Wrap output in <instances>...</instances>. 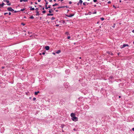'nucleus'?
Listing matches in <instances>:
<instances>
[{
    "instance_id": "1",
    "label": "nucleus",
    "mask_w": 134,
    "mask_h": 134,
    "mask_svg": "<svg viewBox=\"0 0 134 134\" xmlns=\"http://www.w3.org/2000/svg\"><path fill=\"white\" fill-rule=\"evenodd\" d=\"M71 119L73 121H77L78 120V118L75 116L72 118Z\"/></svg>"
},
{
    "instance_id": "2",
    "label": "nucleus",
    "mask_w": 134,
    "mask_h": 134,
    "mask_svg": "<svg viewBox=\"0 0 134 134\" xmlns=\"http://www.w3.org/2000/svg\"><path fill=\"white\" fill-rule=\"evenodd\" d=\"M7 10L9 11H11L12 12H13L14 11V10L12 9L11 7H8L7 8Z\"/></svg>"
},
{
    "instance_id": "3",
    "label": "nucleus",
    "mask_w": 134,
    "mask_h": 134,
    "mask_svg": "<svg viewBox=\"0 0 134 134\" xmlns=\"http://www.w3.org/2000/svg\"><path fill=\"white\" fill-rule=\"evenodd\" d=\"M129 45L127 44H124L123 45V46L121 47V48H123L126 46H128Z\"/></svg>"
},
{
    "instance_id": "4",
    "label": "nucleus",
    "mask_w": 134,
    "mask_h": 134,
    "mask_svg": "<svg viewBox=\"0 0 134 134\" xmlns=\"http://www.w3.org/2000/svg\"><path fill=\"white\" fill-rule=\"evenodd\" d=\"M55 8H54L53 10V9H51V10H50L49 11V12L50 13H51L52 12H53L54 10H55Z\"/></svg>"
},
{
    "instance_id": "5",
    "label": "nucleus",
    "mask_w": 134,
    "mask_h": 134,
    "mask_svg": "<svg viewBox=\"0 0 134 134\" xmlns=\"http://www.w3.org/2000/svg\"><path fill=\"white\" fill-rule=\"evenodd\" d=\"M5 1L7 2V4L8 5H10V3H9V1Z\"/></svg>"
},
{
    "instance_id": "6",
    "label": "nucleus",
    "mask_w": 134,
    "mask_h": 134,
    "mask_svg": "<svg viewBox=\"0 0 134 134\" xmlns=\"http://www.w3.org/2000/svg\"><path fill=\"white\" fill-rule=\"evenodd\" d=\"M82 1H79V3H77V5H79V4L81 5L82 4Z\"/></svg>"
},
{
    "instance_id": "7",
    "label": "nucleus",
    "mask_w": 134,
    "mask_h": 134,
    "mask_svg": "<svg viewBox=\"0 0 134 134\" xmlns=\"http://www.w3.org/2000/svg\"><path fill=\"white\" fill-rule=\"evenodd\" d=\"M70 115H71V116L72 118L75 116V114L73 113H71Z\"/></svg>"
},
{
    "instance_id": "8",
    "label": "nucleus",
    "mask_w": 134,
    "mask_h": 134,
    "mask_svg": "<svg viewBox=\"0 0 134 134\" xmlns=\"http://www.w3.org/2000/svg\"><path fill=\"white\" fill-rule=\"evenodd\" d=\"M45 49L47 50H48L49 49V46H47L45 47Z\"/></svg>"
},
{
    "instance_id": "9",
    "label": "nucleus",
    "mask_w": 134,
    "mask_h": 134,
    "mask_svg": "<svg viewBox=\"0 0 134 134\" xmlns=\"http://www.w3.org/2000/svg\"><path fill=\"white\" fill-rule=\"evenodd\" d=\"M29 8H30V10H35V8H32V7H29Z\"/></svg>"
},
{
    "instance_id": "10",
    "label": "nucleus",
    "mask_w": 134,
    "mask_h": 134,
    "mask_svg": "<svg viewBox=\"0 0 134 134\" xmlns=\"http://www.w3.org/2000/svg\"><path fill=\"white\" fill-rule=\"evenodd\" d=\"M4 5V3H3L2 4H0V8L1 7H3V5Z\"/></svg>"
},
{
    "instance_id": "11",
    "label": "nucleus",
    "mask_w": 134,
    "mask_h": 134,
    "mask_svg": "<svg viewBox=\"0 0 134 134\" xmlns=\"http://www.w3.org/2000/svg\"><path fill=\"white\" fill-rule=\"evenodd\" d=\"M40 93V92L38 91L37 92H35V95H37L38 93Z\"/></svg>"
},
{
    "instance_id": "12",
    "label": "nucleus",
    "mask_w": 134,
    "mask_h": 134,
    "mask_svg": "<svg viewBox=\"0 0 134 134\" xmlns=\"http://www.w3.org/2000/svg\"><path fill=\"white\" fill-rule=\"evenodd\" d=\"M36 16H37V15H40V14L39 13V12H38V11H36Z\"/></svg>"
},
{
    "instance_id": "13",
    "label": "nucleus",
    "mask_w": 134,
    "mask_h": 134,
    "mask_svg": "<svg viewBox=\"0 0 134 134\" xmlns=\"http://www.w3.org/2000/svg\"><path fill=\"white\" fill-rule=\"evenodd\" d=\"M61 52V51L60 50H58L57 52H56V53L57 54H59Z\"/></svg>"
},
{
    "instance_id": "14",
    "label": "nucleus",
    "mask_w": 134,
    "mask_h": 134,
    "mask_svg": "<svg viewBox=\"0 0 134 134\" xmlns=\"http://www.w3.org/2000/svg\"><path fill=\"white\" fill-rule=\"evenodd\" d=\"M53 14H47V16H53Z\"/></svg>"
},
{
    "instance_id": "15",
    "label": "nucleus",
    "mask_w": 134,
    "mask_h": 134,
    "mask_svg": "<svg viewBox=\"0 0 134 134\" xmlns=\"http://www.w3.org/2000/svg\"><path fill=\"white\" fill-rule=\"evenodd\" d=\"M107 53H108L109 54H111V55H113V53H111V52H107Z\"/></svg>"
},
{
    "instance_id": "16",
    "label": "nucleus",
    "mask_w": 134,
    "mask_h": 134,
    "mask_svg": "<svg viewBox=\"0 0 134 134\" xmlns=\"http://www.w3.org/2000/svg\"><path fill=\"white\" fill-rule=\"evenodd\" d=\"M74 14H70L68 16L69 17H71L73 16H74Z\"/></svg>"
},
{
    "instance_id": "17",
    "label": "nucleus",
    "mask_w": 134,
    "mask_h": 134,
    "mask_svg": "<svg viewBox=\"0 0 134 134\" xmlns=\"http://www.w3.org/2000/svg\"><path fill=\"white\" fill-rule=\"evenodd\" d=\"M58 5V4L56 3L55 4L53 5V7H54V6H55L56 5Z\"/></svg>"
},
{
    "instance_id": "18",
    "label": "nucleus",
    "mask_w": 134,
    "mask_h": 134,
    "mask_svg": "<svg viewBox=\"0 0 134 134\" xmlns=\"http://www.w3.org/2000/svg\"><path fill=\"white\" fill-rule=\"evenodd\" d=\"M30 18L32 19H33L34 18V17L33 16H31L30 17Z\"/></svg>"
},
{
    "instance_id": "19",
    "label": "nucleus",
    "mask_w": 134,
    "mask_h": 134,
    "mask_svg": "<svg viewBox=\"0 0 134 134\" xmlns=\"http://www.w3.org/2000/svg\"><path fill=\"white\" fill-rule=\"evenodd\" d=\"M64 8V7H63V6L60 7H58L57 8L59 9V8Z\"/></svg>"
},
{
    "instance_id": "20",
    "label": "nucleus",
    "mask_w": 134,
    "mask_h": 134,
    "mask_svg": "<svg viewBox=\"0 0 134 134\" xmlns=\"http://www.w3.org/2000/svg\"><path fill=\"white\" fill-rule=\"evenodd\" d=\"M86 4H87V3L84 2L83 3V4L84 5H86Z\"/></svg>"
},
{
    "instance_id": "21",
    "label": "nucleus",
    "mask_w": 134,
    "mask_h": 134,
    "mask_svg": "<svg viewBox=\"0 0 134 134\" xmlns=\"http://www.w3.org/2000/svg\"><path fill=\"white\" fill-rule=\"evenodd\" d=\"M45 8L46 9H48V7H47V5H45Z\"/></svg>"
},
{
    "instance_id": "22",
    "label": "nucleus",
    "mask_w": 134,
    "mask_h": 134,
    "mask_svg": "<svg viewBox=\"0 0 134 134\" xmlns=\"http://www.w3.org/2000/svg\"><path fill=\"white\" fill-rule=\"evenodd\" d=\"M55 19V18H54V17H52L51 18V19H52V20H54Z\"/></svg>"
},
{
    "instance_id": "23",
    "label": "nucleus",
    "mask_w": 134,
    "mask_h": 134,
    "mask_svg": "<svg viewBox=\"0 0 134 134\" xmlns=\"http://www.w3.org/2000/svg\"><path fill=\"white\" fill-rule=\"evenodd\" d=\"M100 19L102 20L103 21L104 20V18H100Z\"/></svg>"
},
{
    "instance_id": "24",
    "label": "nucleus",
    "mask_w": 134,
    "mask_h": 134,
    "mask_svg": "<svg viewBox=\"0 0 134 134\" xmlns=\"http://www.w3.org/2000/svg\"><path fill=\"white\" fill-rule=\"evenodd\" d=\"M25 10V9L24 8V9H21L20 10V11H24Z\"/></svg>"
},
{
    "instance_id": "25",
    "label": "nucleus",
    "mask_w": 134,
    "mask_h": 134,
    "mask_svg": "<svg viewBox=\"0 0 134 134\" xmlns=\"http://www.w3.org/2000/svg\"><path fill=\"white\" fill-rule=\"evenodd\" d=\"M97 13V12L96 11H95L93 13V14H95Z\"/></svg>"
},
{
    "instance_id": "26",
    "label": "nucleus",
    "mask_w": 134,
    "mask_h": 134,
    "mask_svg": "<svg viewBox=\"0 0 134 134\" xmlns=\"http://www.w3.org/2000/svg\"><path fill=\"white\" fill-rule=\"evenodd\" d=\"M27 1H24V2H26ZM22 1H20V2H22Z\"/></svg>"
},
{
    "instance_id": "27",
    "label": "nucleus",
    "mask_w": 134,
    "mask_h": 134,
    "mask_svg": "<svg viewBox=\"0 0 134 134\" xmlns=\"http://www.w3.org/2000/svg\"><path fill=\"white\" fill-rule=\"evenodd\" d=\"M46 13V11L45 10H44L42 11V13Z\"/></svg>"
},
{
    "instance_id": "28",
    "label": "nucleus",
    "mask_w": 134,
    "mask_h": 134,
    "mask_svg": "<svg viewBox=\"0 0 134 134\" xmlns=\"http://www.w3.org/2000/svg\"><path fill=\"white\" fill-rule=\"evenodd\" d=\"M65 34L67 35H69V33L68 32H66L65 33Z\"/></svg>"
},
{
    "instance_id": "29",
    "label": "nucleus",
    "mask_w": 134,
    "mask_h": 134,
    "mask_svg": "<svg viewBox=\"0 0 134 134\" xmlns=\"http://www.w3.org/2000/svg\"><path fill=\"white\" fill-rule=\"evenodd\" d=\"M36 98H35L34 97V98H33V100H36Z\"/></svg>"
},
{
    "instance_id": "30",
    "label": "nucleus",
    "mask_w": 134,
    "mask_h": 134,
    "mask_svg": "<svg viewBox=\"0 0 134 134\" xmlns=\"http://www.w3.org/2000/svg\"><path fill=\"white\" fill-rule=\"evenodd\" d=\"M63 7H64V8L66 7V8H68L69 7L67 6H63Z\"/></svg>"
},
{
    "instance_id": "31",
    "label": "nucleus",
    "mask_w": 134,
    "mask_h": 134,
    "mask_svg": "<svg viewBox=\"0 0 134 134\" xmlns=\"http://www.w3.org/2000/svg\"><path fill=\"white\" fill-rule=\"evenodd\" d=\"M68 39H69L70 38V36H68V38H67Z\"/></svg>"
},
{
    "instance_id": "32",
    "label": "nucleus",
    "mask_w": 134,
    "mask_h": 134,
    "mask_svg": "<svg viewBox=\"0 0 134 134\" xmlns=\"http://www.w3.org/2000/svg\"><path fill=\"white\" fill-rule=\"evenodd\" d=\"M19 11H14V12L15 13H16L17 12H19Z\"/></svg>"
},
{
    "instance_id": "33",
    "label": "nucleus",
    "mask_w": 134,
    "mask_h": 134,
    "mask_svg": "<svg viewBox=\"0 0 134 134\" xmlns=\"http://www.w3.org/2000/svg\"><path fill=\"white\" fill-rule=\"evenodd\" d=\"M8 13H4V15H6V14H8Z\"/></svg>"
},
{
    "instance_id": "34",
    "label": "nucleus",
    "mask_w": 134,
    "mask_h": 134,
    "mask_svg": "<svg viewBox=\"0 0 134 134\" xmlns=\"http://www.w3.org/2000/svg\"><path fill=\"white\" fill-rule=\"evenodd\" d=\"M9 15H10L11 14V13L10 12H9L8 13Z\"/></svg>"
},
{
    "instance_id": "35",
    "label": "nucleus",
    "mask_w": 134,
    "mask_h": 134,
    "mask_svg": "<svg viewBox=\"0 0 134 134\" xmlns=\"http://www.w3.org/2000/svg\"><path fill=\"white\" fill-rule=\"evenodd\" d=\"M71 3H72V2H71V1L69 2V4H71Z\"/></svg>"
},
{
    "instance_id": "36",
    "label": "nucleus",
    "mask_w": 134,
    "mask_h": 134,
    "mask_svg": "<svg viewBox=\"0 0 134 134\" xmlns=\"http://www.w3.org/2000/svg\"><path fill=\"white\" fill-rule=\"evenodd\" d=\"M48 8H50V5H49L48 7Z\"/></svg>"
},
{
    "instance_id": "37",
    "label": "nucleus",
    "mask_w": 134,
    "mask_h": 134,
    "mask_svg": "<svg viewBox=\"0 0 134 134\" xmlns=\"http://www.w3.org/2000/svg\"><path fill=\"white\" fill-rule=\"evenodd\" d=\"M38 10V8H36V9H35V10Z\"/></svg>"
},
{
    "instance_id": "38",
    "label": "nucleus",
    "mask_w": 134,
    "mask_h": 134,
    "mask_svg": "<svg viewBox=\"0 0 134 134\" xmlns=\"http://www.w3.org/2000/svg\"><path fill=\"white\" fill-rule=\"evenodd\" d=\"M42 54L43 55H44L45 54V53L44 52H43Z\"/></svg>"
},
{
    "instance_id": "39",
    "label": "nucleus",
    "mask_w": 134,
    "mask_h": 134,
    "mask_svg": "<svg viewBox=\"0 0 134 134\" xmlns=\"http://www.w3.org/2000/svg\"><path fill=\"white\" fill-rule=\"evenodd\" d=\"M52 54L54 55H55V53H54V52H53Z\"/></svg>"
},
{
    "instance_id": "40",
    "label": "nucleus",
    "mask_w": 134,
    "mask_h": 134,
    "mask_svg": "<svg viewBox=\"0 0 134 134\" xmlns=\"http://www.w3.org/2000/svg\"><path fill=\"white\" fill-rule=\"evenodd\" d=\"M48 4V2H46V5H47Z\"/></svg>"
},
{
    "instance_id": "41",
    "label": "nucleus",
    "mask_w": 134,
    "mask_h": 134,
    "mask_svg": "<svg viewBox=\"0 0 134 134\" xmlns=\"http://www.w3.org/2000/svg\"><path fill=\"white\" fill-rule=\"evenodd\" d=\"M108 3H111V2H110V1H109V2H108Z\"/></svg>"
},
{
    "instance_id": "42",
    "label": "nucleus",
    "mask_w": 134,
    "mask_h": 134,
    "mask_svg": "<svg viewBox=\"0 0 134 134\" xmlns=\"http://www.w3.org/2000/svg\"><path fill=\"white\" fill-rule=\"evenodd\" d=\"M28 33L29 34H30V33H31V32H28Z\"/></svg>"
},
{
    "instance_id": "43",
    "label": "nucleus",
    "mask_w": 134,
    "mask_h": 134,
    "mask_svg": "<svg viewBox=\"0 0 134 134\" xmlns=\"http://www.w3.org/2000/svg\"><path fill=\"white\" fill-rule=\"evenodd\" d=\"M97 1H93L94 2H97Z\"/></svg>"
},
{
    "instance_id": "44",
    "label": "nucleus",
    "mask_w": 134,
    "mask_h": 134,
    "mask_svg": "<svg viewBox=\"0 0 134 134\" xmlns=\"http://www.w3.org/2000/svg\"><path fill=\"white\" fill-rule=\"evenodd\" d=\"M59 26V25H58V24L57 25H56V26Z\"/></svg>"
},
{
    "instance_id": "45",
    "label": "nucleus",
    "mask_w": 134,
    "mask_h": 134,
    "mask_svg": "<svg viewBox=\"0 0 134 134\" xmlns=\"http://www.w3.org/2000/svg\"><path fill=\"white\" fill-rule=\"evenodd\" d=\"M132 130L133 131H134V128H132Z\"/></svg>"
},
{
    "instance_id": "46",
    "label": "nucleus",
    "mask_w": 134,
    "mask_h": 134,
    "mask_svg": "<svg viewBox=\"0 0 134 134\" xmlns=\"http://www.w3.org/2000/svg\"><path fill=\"white\" fill-rule=\"evenodd\" d=\"M113 7H114L115 8H116V7H115V6L114 5H113Z\"/></svg>"
},
{
    "instance_id": "47",
    "label": "nucleus",
    "mask_w": 134,
    "mask_h": 134,
    "mask_svg": "<svg viewBox=\"0 0 134 134\" xmlns=\"http://www.w3.org/2000/svg\"><path fill=\"white\" fill-rule=\"evenodd\" d=\"M55 11L56 12H57L58 11V10H55Z\"/></svg>"
},
{
    "instance_id": "48",
    "label": "nucleus",
    "mask_w": 134,
    "mask_h": 134,
    "mask_svg": "<svg viewBox=\"0 0 134 134\" xmlns=\"http://www.w3.org/2000/svg\"><path fill=\"white\" fill-rule=\"evenodd\" d=\"M132 32L134 33V29L132 31Z\"/></svg>"
},
{
    "instance_id": "49",
    "label": "nucleus",
    "mask_w": 134,
    "mask_h": 134,
    "mask_svg": "<svg viewBox=\"0 0 134 134\" xmlns=\"http://www.w3.org/2000/svg\"><path fill=\"white\" fill-rule=\"evenodd\" d=\"M23 24V25H25V24Z\"/></svg>"
},
{
    "instance_id": "50",
    "label": "nucleus",
    "mask_w": 134,
    "mask_h": 134,
    "mask_svg": "<svg viewBox=\"0 0 134 134\" xmlns=\"http://www.w3.org/2000/svg\"><path fill=\"white\" fill-rule=\"evenodd\" d=\"M32 2H31V4H32Z\"/></svg>"
},
{
    "instance_id": "51",
    "label": "nucleus",
    "mask_w": 134,
    "mask_h": 134,
    "mask_svg": "<svg viewBox=\"0 0 134 134\" xmlns=\"http://www.w3.org/2000/svg\"><path fill=\"white\" fill-rule=\"evenodd\" d=\"M4 68V67H2V69H3V68Z\"/></svg>"
},
{
    "instance_id": "52",
    "label": "nucleus",
    "mask_w": 134,
    "mask_h": 134,
    "mask_svg": "<svg viewBox=\"0 0 134 134\" xmlns=\"http://www.w3.org/2000/svg\"><path fill=\"white\" fill-rule=\"evenodd\" d=\"M38 1L39 2H40L41 1Z\"/></svg>"
},
{
    "instance_id": "53",
    "label": "nucleus",
    "mask_w": 134,
    "mask_h": 134,
    "mask_svg": "<svg viewBox=\"0 0 134 134\" xmlns=\"http://www.w3.org/2000/svg\"><path fill=\"white\" fill-rule=\"evenodd\" d=\"M35 4H37V3L36 2L35 3Z\"/></svg>"
},
{
    "instance_id": "54",
    "label": "nucleus",
    "mask_w": 134,
    "mask_h": 134,
    "mask_svg": "<svg viewBox=\"0 0 134 134\" xmlns=\"http://www.w3.org/2000/svg\"><path fill=\"white\" fill-rule=\"evenodd\" d=\"M119 98H120L121 97V96H119Z\"/></svg>"
},
{
    "instance_id": "55",
    "label": "nucleus",
    "mask_w": 134,
    "mask_h": 134,
    "mask_svg": "<svg viewBox=\"0 0 134 134\" xmlns=\"http://www.w3.org/2000/svg\"><path fill=\"white\" fill-rule=\"evenodd\" d=\"M120 3L121 2V1H120Z\"/></svg>"
},
{
    "instance_id": "56",
    "label": "nucleus",
    "mask_w": 134,
    "mask_h": 134,
    "mask_svg": "<svg viewBox=\"0 0 134 134\" xmlns=\"http://www.w3.org/2000/svg\"><path fill=\"white\" fill-rule=\"evenodd\" d=\"M40 55H41V53H40Z\"/></svg>"
},
{
    "instance_id": "57",
    "label": "nucleus",
    "mask_w": 134,
    "mask_h": 134,
    "mask_svg": "<svg viewBox=\"0 0 134 134\" xmlns=\"http://www.w3.org/2000/svg\"><path fill=\"white\" fill-rule=\"evenodd\" d=\"M43 10H44V8H43Z\"/></svg>"
},
{
    "instance_id": "58",
    "label": "nucleus",
    "mask_w": 134,
    "mask_h": 134,
    "mask_svg": "<svg viewBox=\"0 0 134 134\" xmlns=\"http://www.w3.org/2000/svg\"><path fill=\"white\" fill-rule=\"evenodd\" d=\"M41 17H40V20H41Z\"/></svg>"
},
{
    "instance_id": "59",
    "label": "nucleus",
    "mask_w": 134,
    "mask_h": 134,
    "mask_svg": "<svg viewBox=\"0 0 134 134\" xmlns=\"http://www.w3.org/2000/svg\"><path fill=\"white\" fill-rule=\"evenodd\" d=\"M80 59H81V57H80L79 58Z\"/></svg>"
},
{
    "instance_id": "60",
    "label": "nucleus",
    "mask_w": 134,
    "mask_h": 134,
    "mask_svg": "<svg viewBox=\"0 0 134 134\" xmlns=\"http://www.w3.org/2000/svg\"><path fill=\"white\" fill-rule=\"evenodd\" d=\"M50 1V2H51L52 1L51 0V1Z\"/></svg>"
},
{
    "instance_id": "61",
    "label": "nucleus",
    "mask_w": 134,
    "mask_h": 134,
    "mask_svg": "<svg viewBox=\"0 0 134 134\" xmlns=\"http://www.w3.org/2000/svg\"><path fill=\"white\" fill-rule=\"evenodd\" d=\"M133 44H134V41L133 42Z\"/></svg>"
},
{
    "instance_id": "62",
    "label": "nucleus",
    "mask_w": 134,
    "mask_h": 134,
    "mask_svg": "<svg viewBox=\"0 0 134 134\" xmlns=\"http://www.w3.org/2000/svg\"><path fill=\"white\" fill-rule=\"evenodd\" d=\"M113 27L114 28V26H113Z\"/></svg>"
}]
</instances>
